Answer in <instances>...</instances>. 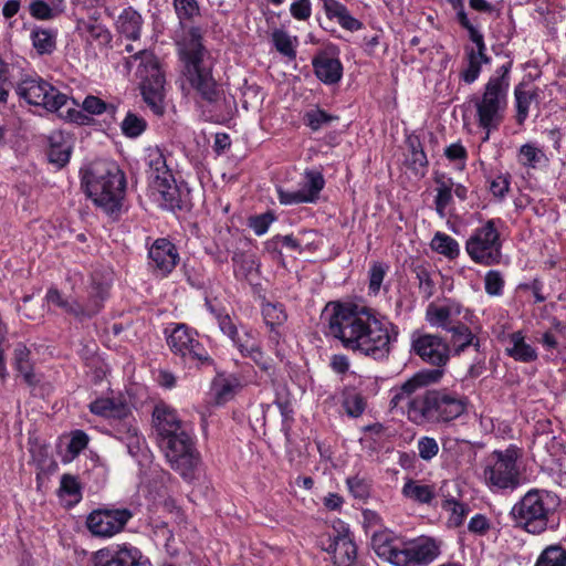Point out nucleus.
<instances>
[{
    "mask_svg": "<svg viewBox=\"0 0 566 566\" xmlns=\"http://www.w3.org/2000/svg\"><path fill=\"white\" fill-rule=\"evenodd\" d=\"M328 334L343 346L375 360L388 358L398 327L375 310L354 304H337L328 318Z\"/></svg>",
    "mask_w": 566,
    "mask_h": 566,
    "instance_id": "obj_1",
    "label": "nucleus"
},
{
    "mask_svg": "<svg viewBox=\"0 0 566 566\" xmlns=\"http://www.w3.org/2000/svg\"><path fill=\"white\" fill-rule=\"evenodd\" d=\"M153 416L158 444L171 469L186 479L192 476L199 462V454L187 424L179 419L175 409L164 403L155 407Z\"/></svg>",
    "mask_w": 566,
    "mask_h": 566,
    "instance_id": "obj_2",
    "label": "nucleus"
},
{
    "mask_svg": "<svg viewBox=\"0 0 566 566\" xmlns=\"http://www.w3.org/2000/svg\"><path fill=\"white\" fill-rule=\"evenodd\" d=\"M177 45L184 62L182 74L190 88L209 104L219 102L222 90L213 76V59L202 44L200 29L190 27L177 41Z\"/></svg>",
    "mask_w": 566,
    "mask_h": 566,
    "instance_id": "obj_3",
    "label": "nucleus"
},
{
    "mask_svg": "<svg viewBox=\"0 0 566 566\" xmlns=\"http://www.w3.org/2000/svg\"><path fill=\"white\" fill-rule=\"evenodd\" d=\"M82 186L95 206L107 214L118 212L124 199L126 180L113 161L96 160L82 170Z\"/></svg>",
    "mask_w": 566,
    "mask_h": 566,
    "instance_id": "obj_4",
    "label": "nucleus"
},
{
    "mask_svg": "<svg viewBox=\"0 0 566 566\" xmlns=\"http://www.w3.org/2000/svg\"><path fill=\"white\" fill-rule=\"evenodd\" d=\"M15 92L29 105L56 113L59 117L83 123L86 116L77 109V103L39 75H24L15 85Z\"/></svg>",
    "mask_w": 566,
    "mask_h": 566,
    "instance_id": "obj_5",
    "label": "nucleus"
},
{
    "mask_svg": "<svg viewBox=\"0 0 566 566\" xmlns=\"http://www.w3.org/2000/svg\"><path fill=\"white\" fill-rule=\"evenodd\" d=\"M512 65L513 62L507 61L496 69L484 85L482 95L474 98L478 124L486 130L483 142L489 140L491 130L497 129L504 119Z\"/></svg>",
    "mask_w": 566,
    "mask_h": 566,
    "instance_id": "obj_6",
    "label": "nucleus"
},
{
    "mask_svg": "<svg viewBox=\"0 0 566 566\" xmlns=\"http://www.w3.org/2000/svg\"><path fill=\"white\" fill-rule=\"evenodd\" d=\"M468 398L448 389H431L411 402L409 420L415 423H446L462 416Z\"/></svg>",
    "mask_w": 566,
    "mask_h": 566,
    "instance_id": "obj_7",
    "label": "nucleus"
},
{
    "mask_svg": "<svg viewBox=\"0 0 566 566\" xmlns=\"http://www.w3.org/2000/svg\"><path fill=\"white\" fill-rule=\"evenodd\" d=\"M558 505L559 499L556 494L532 489L513 505L510 516L515 527L538 535L547 530L549 518Z\"/></svg>",
    "mask_w": 566,
    "mask_h": 566,
    "instance_id": "obj_8",
    "label": "nucleus"
},
{
    "mask_svg": "<svg viewBox=\"0 0 566 566\" xmlns=\"http://www.w3.org/2000/svg\"><path fill=\"white\" fill-rule=\"evenodd\" d=\"M501 219H489L476 227L465 241V252L475 264L489 268L501 263L503 240Z\"/></svg>",
    "mask_w": 566,
    "mask_h": 566,
    "instance_id": "obj_9",
    "label": "nucleus"
},
{
    "mask_svg": "<svg viewBox=\"0 0 566 566\" xmlns=\"http://www.w3.org/2000/svg\"><path fill=\"white\" fill-rule=\"evenodd\" d=\"M145 164L150 189L160 207L170 210L179 207L180 192L163 150L157 146L147 148Z\"/></svg>",
    "mask_w": 566,
    "mask_h": 566,
    "instance_id": "obj_10",
    "label": "nucleus"
},
{
    "mask_svg": "<svg viewBox=\"0 0 566 566\" xmlns=\"http://www.w3.org/2000/svg\"><path fill=\"white\" fill-rule=\"evenodd\" d=\"M133 59L139 60L137 75L140 78L143 98L155 115L161 116L165 113V76L159 62L146 50H140Z\"/></svg>",
    "mask_w": 566,
    "mask_h": 566,
    "instance_id": "obj_11",
    "label": "nucleus"
},
{
    "mask_svg": "<svg viewBox=\"0 0 566 566\" xmlns=\"http://www.w3.org/2000/svg\"><path fill=\"white\" fill-rule=\"evenodd\" d=\"M518 448L510 446L504 451L495 450L485 460L483 478L493 490L516 489L520 484V471L516 461Z\"/></svg>",
    "mask_w": 566,
    "mask_h": 566,
    "instance_id": "obj_12",
    "label": "nucleus"
},
{
    "mask_svg": "<svg viewBox=\"0 0 566 566\" xmlns=\"http://www.w3.org/2000/svg\"><path fill=\"white\" fill-rule=\"evenodd\" d=\"M167 344L172 354L188 367L210 364L211 357L198 338V333L186 324H176L167 336Z\"/></svg>",
    "mask_w": 566,
    "mask_h": 566,
    "instance_id": "obj_13",
    "label": "nucleus"
},
{
    "mask_svg": "<svg viewBox=\"0 0 566 566\" xmlns=\"http://www.w3.org/2000/svg\"><path fill=\"white\" fill-rule=\"evenodd\" d=\"M411 350L424 363L432 367V370H441L444 375V367L450 360V344L436 334H413Z\"/></svg>",
    "mask_w": 566,
    "mask_h": 566,
    "instance_id": "obj_14",
    "label": "nucleus"
},
{
    "mask_svg": "<svg viewBox=\"0 0 566 566\" xmlns=\"http://www.w3.org/2000/svg\"><path fill=\"white\" fill-rule=\"evenodd\" d=\"M441 379V370H419L402 385L396 386L390 390V408L406 409L409 416L411 402L419 398V395H416V392L423 387L438 384Z\"/></svg>",
    "mask_w": 566,
    "mask_h": 566,
    "instance_id": "obj_15",
    "label": "nucleus"
},
{
    "mask_svg": "<svg viewBox=\"0 0 566 566\" xmlns=\"http://www.w3.org/2000/svg\"><path fill=\"white\" fill-rule=\"evenodd\" d=\"M133 516L128 509H98L90 513L86 526L94 536L109 538L123 532Z\"/></svg>",
    "mask_w": 566,
    "mask_h": 566,
    "instance_id": "obj_16",
    "label": "nucleus"
},
{
    "mask_svg": "<svg viewBox=\"0 0 566 566\" xmlns=\"http://www.w3.org/2000/svg\"><path fill=\"white\" fill-rule=\"evenodd\" d=\"M440 555V543L431 537H419L407 544H401L395 555L396 566H422L433 562Z\"/></svg>",
    "mask_w": 566,
    "mask_h": 566,
    "instance_id": "obj_17",
    "label": "nucleus"
},
{
    "mask_svg": "<svg viewBox=\"0 0 566 566\" xmlns=\"http://www.w3.org/2000/svg\"><path fill=\"white\" fill-rule=\"evenodd\" d=\"M314 73L317 78L327 85L338 83L343 77V64L339 60V49L335 44H327L319 50L312 60Z\"/></svg>",
    "mask_w": 566,
    "mask_h": 566,
    "instance_id": "obj_18",
    "label": "nucleus"
},
{
    "mask_svg": "<svg viewBox=\"0 0 566 566\" xmlns=\"http://www.w3.org/2000/svg\"><path fill=\"white\" fill-rule=\"evenodd\" d=\"M334 527L325 548L333 554L335 566H353L357 557V548L350 536L349 528L342 522Z\"/></svg>",
    "mask_w": 566,
    "mask_h": 566,
    "instance_id": "obj_19",
    "label": "nucleus"
},
{
    "mask_svg": "<svg viewBox=\"0 0 566 566\" xmlns=\"http://www.w3.org/2000/svg\"><path fill=\"white\" fill-rule=\"evenodd\" d=\"M150 268L161 276L170 274L179 262V253L168 239L159 238L148 250Z\"/></svg>",
    "mask_w": 566,
    "mask_h": 566,
    "instance_id": "obj_20",
    "label": "nucleus"
},
{
    "mask_svg": "<svg viewBox=\"0 0 566 566\" xmlns=\"http://www.w3.org/2000/svg\"><path fill=\"white\" fill-rule=\"evenodd\" d=\"M142 552L130 545H117L115 549H99L94 555V566H140Z\"/></svg>",
    "mask_w": 566,
    "mask_h": 566,
    "instance_id": "obj_21",
    "label": "nucleus"
},
{
    "mask_svg": "<svg viewBox=\"0 0 566 566\" xmlns=\"http://www.w3.org/2000/svg\"><path fill=\"white\" fill-rule=\"evenodd\" d=\"M461 312L462 305L459 302L446 298L440 302H431L427 306L426 319L431 326L449 331L457 325L455 322Z\"/></svg>",
    "mask_w": 566,
    "mask_h": 566,
    "instance_id": "obj_22",
    "label": "nucleus"
},
{
    "mask_svg": "<svg viewBox=\"0 0 566 566\" xmlns=\"http://www.w3.org/2000/svg\"><path fill=\"white\" fill-rule=\"evenodd\" d=\"M231 260L237 279L252 283L259 276L261 264L254 253L237 250Z\"/></svg>",
    "mask_w": 566,
    "mask_h": 566,
    "instance_id": "obj_23",
    "label": "nucleus"
},
{
    "mask_svg": "<svg viewBox=\"0 0 566 566\" xmlns=\"http://www.w3.org/2000/svg\"><path fill=\"white\" fill-rule=\"evenodd\" d=\"M49 153L48 157L51 164L57 168L64 167L71 157V137L61 130L52 132L49 136Z\"/></svg>",
    "mask_w": 566,
    "mask_h": 566,
    "instance_id": "obj_24",
    "label": "nucleus"
},
{
    "mask_svg": "<svg viewBox=\"0 0 566 566\" xmlns=\"http://www.w3.org/2000/svg\"><path fill=\"white\" fill-rule=\"evenodd\" d=\"M90 411L107 419H125L129 412L127 405L120 398L101 397L92 401Z\"/></svg>",
    "mask_w": 566,
    "mask_h": 566,
    "instance_id": "obj_25",
    "label": "nucleus"
},
{
    "mask_svg": "<svg viewBox=\"0 0 566 566\" xmlns=\"http://www.w3.org/2000/svg\"><path fill=\"white\" fill-rule=\"evenodd\" d=\"M326 17L332 20L336 19L339 25L350 32L358 31L363 28V23L354 18L348 9L337 0H321Z\"/></svg>",
    "mask_w": 566,
    "mask_h": 566,
    "instance_id": "obj_26",
    "label": "nucleus"
},
{
    "mask_svg": "<svg viewBox=\"0 0 566 566\" xmlns=\"http://www.w3.org/2000/svg\"><path fill=\"white\" fill-rule=\"evenodd\" d=\"M111 281L97 282L93 276L92 290L88 295L87 302L81 304L82 314H78V319L91 318L96 315L102 308L103 303L108 296Z\"/></svg>",
    "mask_w": 566,
    "mask_h": 566,
    "instance_id": "obj_27",
    "label": "nucleus"
},
{
    "mask_svg": "<svg viewBox=\"0 0 566 566\" xmlns=\"http://www.w3.org/2000/svg\"><path fill=\"white\" fill-rule=\"evenodd\" d=\"M505 352L514 360L521 363H532L537 359L536 349L525 342L522 332H515L509 336V345Z\"/></svg>",
    "mask_w": 566,
    "mask_h": 566,
    "instance_id": "obj_28",
    "label": "nucleus"
},
{
    "mask_svg": "<svg viewBox=\"0 0 566 566\" xmlns=\"http://www.w3.org/2000/svg\"><path fill=\"white\" fill-rule=\"evenodd\" d=\"M117 30L127 39L136 41L140 36L143 19L142 15L132 8L125 9L117 19Z\"/></svg>",
    "mask_w": 566,
    "mask_h": 566,
    "instance_id": "obj_29",
    "label": "nucleus"
},
{
    "mask_svg": "<svg viewBox=\"0 0 566 566\" xmlns=\"http://www.w3.org/2000/svg\"><path fill=\"white\" fill-rule=\"evenodd\" d=\"M433 179L437 185V195L434 198L436 211L443 218L447 207L452 202L454 182L452 178L444 174H436Z\"/></svg>",
    "mask_w": 566,
    "mask_h": 566,
    "instance_id": "obj_30",
    "label": "nucleus"
},
{
    "mask_svg": "<svg viewBox=\"0 0 566 566\" xmlns=\"http://www.w3.org/2000/svg\"><path fill=\"white\" fill-rule=\"evenodd\" d=\"M408 148L409 154L406 157V165L415 172L416 176L423 177L429 161L420 140L417 137H409Z\"/></svg>",
    "mask_w": 566,
    "mask_h": 566,
    "instance_id": "obj_31",
    "label": "nucleus"
},
{
    "mask_svg": "<svg viewBox=\"0 0 566 566\" xmlns=\"http://www.w3.org/2000/svg\"><path fill=\"white\" fill-rule=\"evenodd\" d=\"M30 349L24 344H17L13 350V366L29 386H35L38 379L30 364Z\"/></svg>",
    "mask_w": 566,
    "mask_h": 566,
    "instance_id": "obj_32",
    "label": "nucleus"
},
{
    "mask_svg": "<svg viewBox=\"0 0 566 566\" xmlns=\"http://www.w3.org/2000/svg\"><path fill=\"white\" fill-rule=\"evenodd\" d=\"M454 9H459L457 17L459 23L469 32L470 40L475 44L474 53L478 55H486V46L483 34L470 22L463 9L462 0H451Z\"/></svg>",
    "mask_w": 566,
    "mask_h": 566,
    "instance_id": "obj_33",
    "label": "nucleus"
},
{
    "mask_svg": "<svg viewBox=\"0 0 566 566\" xmlns=\"http://www.w3.org/2000/svg\"><path fill=\"white\" fill-rule=\"evenodd\" d=\"M448 332L451 333V344L455 354L464 352L469 346L479 350L480 340L465 324L459 323Z\"/></svg>",
    "mask_w": 566,
    "mask_h": 566,
    "instance_id": "obj_34",
    "label": "nucleus"
},
{
    "mask_svg": "<svg viewBox=\"0 0 566 566\" xmlns=\"http://www.w3.org/2000/svg\"><path fill=\"white\" fill-rule=\"evenodd\" d=\"M30 39L40 55L51 54L55 50L56 32L52 29L34 28L31 31Z\"/></svg>",
    "mask_w": 566,
    "mask_h": 566,
    "instance_id": "obj_35",
    "label": "nucleus"
},
{
    "mask_svg": "<svg viewBox=\"0 0 566 566\" xmlns=\"http://www.w3.org/2000/svg\"><path fill=\"white\" fill-rule=\"evenodd\" d=\"M241 382L235 377L219 378L214 380L213 395L216 403L223 405L230 401L241 390Z\"/></svg>",
    "mask_w": 566,
    "mask_h": 566,
    "instance_id": "obj_36",
    "label": "nucleus"
},
{
    "mask_svg": "<svg viewBox=\"0 0 566 566\" xmlns=\"http://www.w3.org/2000/svg\"><path fill=\"white\" fill-rule=\"evenodd\" d=\"M402 495L420 504H430L434 499V490L431 485L421 484L416 480H408L402 486Z\"/></svg>",
    "mask_w": 566,
    "mask_h": 566,
    "instance_id": "obj_37",
    "label": "nucleus"
},
{
    "mask_svg": "<svg viewBox=\"0 0 566 566\" xmlns=\"http://www.w3.org/2000/svg\"><path fill=\"white\" fill-rule=\"evenodd\" d=\"M64 8V0H51V2L33 0L29 7L31 15L39 20L53 19L61 14Z\"/></svg>",
    "mask_w": 566,
    "mask_h": 566,
    "instance_id": "obj_38",
    "label": "nucleus"
},
{
    "mask_svg": "<svg viewBox=\"0 0 566 566\" xmlns=\"http://www.w3.org/2000/svg\"><path fill=\"white\" fill-rule=\"evenodd\" d=\"M172 7L181 28H186L201 14L197 0H172Z\"/></svg>",
    "mask_w": 566,
    "mask_h": 566,
    "instance_id": "obj_39",
    "label": "nucleus"
},
{
    "mask_svg": "<svg viewBox=\"0 0 566 566\" xmlns=\"http://www.w3.org/2000/svg\"><path fill=\"white\" fill-rule=\"evenodd\" d=\"M117 433L119 434L118 438L126 444L130 455L137 457L142 452L145 440L138 434L136 427L124 422L118 427Z\"/></svg>",
    "mask_w": 566,
    "mask_h": 566,
    "instance_id": "obj_40",
    "label": "nucleus"
},
{
    "mask_svg": "<svg viewBox=\"0 0 566 566\" xmlns=\"http://www.w3.org/2000/svg\"><path fill=\"white\" fill-rule=\"evenodd\" d=\"M548 161L544 150L535 144L527 143L518 150V163L526 168H537Z\"/></svg>",
    "mask_w": 566,
    "mask_h": 566,
    "instance_id": "obj_41",
    "label": "nucleus"
},
{
    "mask_svg": "<svg viewBox=\"0 0 566 566\" xmlns=\"http://www.w3.org/2000/svg\"><path fill=\"white\" fill-rule=\"evenodd\" d=\"M371 545L376 554L395 565V555L399 553L400 546L396 544L388 534H374Z\"/></svg>",
    "mask_w": 566,
    "mask_h": 566,
    "instance_id": "obj_42",
    "label": "nucleus"
},
{
    "mask_svg": "<svg viewBox=\"0 0 566 566\" xmlns=\"http://www.w3.org/2000/svg\"><path fill=\"white\" fill-rule=\"evenodd\" d=\"M325 186V179L323 175L317 170H306L304 172L303 181L300 184V188L304 196L311 197L308 202H315L319 192L323 190Z\"/></svg>",
    "mask_w": 566,
    "mask_h": 566,
    "instance_id": "obj_43",
    "label": "nucleus"
},
{
    "mask_svg": "<svg viewBox=\"0 0 566 566\" xmlns=\"http://www.w3.org/2000/svg\"><path fill=\"white\" fill-rule=\"evenodd\" d=\"M515 106H516V122L523 125L528 117V111L536 94L525 90V85L520 83L514 88Z\"/></svg>",
    "mask_w": 566,
    "mask_h": 566,
    "instance_id": "obj_44",
    "label": "nucleus"
},
{
    "mask_svg": "<svg viewBox=\"0 0 566 566\" xmlns=\"http://www.w3.org/2000/svg\"><path fill=\"white\" fill-rule=\"evenodd\" d=\"M271 38L272 43L279 53L289 57L290 60H294L296 57V36H291L286 31L282 29H275L272 32Z\"/></svg>",
    "mask_w": 566,
    "mask_h": 566,
    "instance_id": "obj_45",
    "label": "nucleus"
},
{
    "mask_svg": "<svg viewBox=\"0 0 566 566\" xmlns=\"http://www.w3.org/2000/svg\"><path fill=\"white\" fill-rule=\"evenodd\" d=\"M431 248L439 254L449 259L460 255V245L455 239L443 232H437L431 241Z\"/></svg>",
    "mask_w": 566,
    "mask_h": 566,
    "instance_id": "obj_46",
    "label": "nucleus"
},
{
    "mask_svg": "<svg viewBox=\"0 0 566 566\" xmlns=\"http://www.w3.org/2000/svg\"><path fill=\"white\" fill-rule=\"evenodd\" d=\"M336 120H338V116L332 115L319 107L311 108L303 115L304 125L312 132H317Z\"/></svg>",
    "mask_w": 566,
    "mask_h": 566,
    "instance_id": "obj_47",
    "label": "nucleus"
},
{
    "mask_svg": "<svg viewBox=\"0 0 566 566\" xmlns=\"http://www.w3.org/2000/svg\"><path fill=\"white\" fill-rule=\"evenodd\" d=\"M534 566H566V548L558 544L547 546Z\"/></svg>",
    "mask_w": 566,
    "mask_h": 566,
    "instance_id": "obj_48",
    "label": "nucleus"
},
{
    "mask_svg": "<svg viewBox=\"0 0 566 566\" xmlns=\"http://www.w3.org/2000/svg\"><path fill=\"white\" fill-rule=\"evenodd\" d=\"M467 61L468 64L461 73L462 80L471 84L480 75L482 63H488L489 57L486 55H478L474 53V48L467 49Z\"/></svg>",
    "mask_w": 566,
    "mask_h": 566,
    "instance_id": "obj_49",
    "label": "nucleus"
},
{
    "mask_svg": "<svg viewBox=\"0 0 566 566\" xmlns=\"http://www.w3.org/2000/svg\"><path fill=\"white\" fill-rule=\"evenodd\" d=\"M45 298L48 303L53 304L60 308H62L65 313L75 316L78 318V314H82L81 304L76 301L70 302L63 297L62 293L55 289L51 287L48 290Z\"/></svg>",
    "mask_w": 566,
    "mask_h": 566,
    "instance_id": "obj_50",
    "label": "nucleus"
},
{
    "mask_svg": "<svg viewBox=\"0 0 566 566\" xmlns=\"http://www.w3.org/2000/svg\"><path fill=\"white\" fill-rule=\"evenodd\" d=\"M123 134L129 138L140 136L147 128V122L144 117L128 112L120 124Z\"/></svg>",
    "mask_w": 566,
    "mask_h": 566,
    "instance_id": "obj_51",
    "label": "nucleus"
},
{
    "mask_svg": "<svg viewBox=\"0 0 566 566\" xmlns=\"http://www.w3.org/2000/svg\"><path fill=\"white\" fill-rule=\"evenodd\" d=\"M343 408L349 417L357 418L363 415L366 408L364 397L355 390L344 391Z\"/></svg>",
    "mask_w": 566,
    "mask_h": 566,
    "instance_id": "obj_52",
    "label": "nucleus"
},
{
    "mask_svg": "<svg viewBox=\"0 0 566 566\" xmlns=\"http://www.w3.org/2000/svg\"><path fill=\"white\" fill-rule=\"evenodd\" d=\"M505 279L501 271L489 270L484 275V290L489 296L500 297L504 294Z\"/></svg>",
    "mask_w": 566,
    "mask_h": 566,
    "instance_id": "obj_53",
    "label": "nucleus"
},
{
    "mask_svg": "<svg viewBox=\"0 0 566 566\" xmlns=\"http://www.w3.org/2000/svg\"><path fill=\"white\" fill-rule=\"evenodd\" d=\"M262 315L268 326L282 325L286 321V313L282 304L266 303L262 307Z\"/></svg>",
    "mask_w": 566,
    "mask_h": 566,
    "instance_id": "obj_54",
    "label": "nucleus"
},
{
    "mask_svg": "<svg viewBox=\"0 0 566 566\" xmlns=\"http://www.w3.org/2000/svg\"><path fill=\"white\" fill-rule=\"evenodd\" d=\"M232 342L240 353L245 356L250 350L260 344L259 333L253 328L244 329L241 334L238 332Z\"/></svg>",
    "mask_w": 566,
    "mask_h": 566,
    "instance_id": "obj_55",
    "label": "nucleus"
},
{
    "mask_svg": "<svg viewBox=\"0 0 566 566\" xmlns=\"http://www.w3.org/2000/svg\"><path fill=\"white\" fill-rule=\"evenodd\" d=\"M60 495L71 497L72 502L74 503L81 501V484L76 476L72 474H63L61 476Z\"/></svg>",
    "mask_w": 566,
    "mask_h": 566,
    "instance_id": "obj_56",
    "label": "nucleus"
},
{
    "mask_svg": "<svg viewBox=\"0 0 566 566\" xmlns=\"http://www.w3.org/2000/svg\"><path fill=\"white\" fill-rule=\"evenodd\" d=\"M388 271V265L381 262H374L369 269V292L374 295L378 294L380 286Z\"/></svg>",
    "mask_w": 566,
    "mask_h": 566,
    "instance_id": "obj_57",
    "label": "nucleus"
},
{
    "mask_svg": "<svg viewBox=\"0 0 566 566\" xmlns=\"http://www.w3.org/2000/svg\"><path fill=\"white\" fill-rule=\"evenodd\" d=\"M346 483L354 497L365 500L369 496L370 483L367 479L355 475L347 478Z\"/></svg>",
    "mask_w": 566,
    "mask_h": 566,
    "instance_id": "obj_58",
    "label": "nucleus"
},
{
    "mask_svg": "<svg viewBox=\"0 0 566 566\" xmlns=\"http://www.w3.org/2000/svg\"><path fill=\"white\" fill-rule=\"evenodd\" d=\"M419 457L424 461L432 460L439 452V444L434 438L421 437L417 443Z\"/></svg>",
    "mask_w": 566,
    "mask_h": 566,
    "instance_id": "obj_59",
    "label": "nucleus"
},
{
    "mask_svg": "<svg viewBox=\"0 0 566 566\" xmlns=\"http://www.w3.org/2000/svg\"><path fill=\"white\" fill-rule=\"evenodd\" d=\"M84 31L87 36L92 40H97L99 43L106 44L111 41L112 35L106 27L103 24L94 22L84 23Z\"/></svg>",
    "mask_w": 566,
    "mask_h": 566,
    "instance_id": "obj_60",
    "label": "nucleus"
},
{
    "mask_svg": "<svg viewBox=\"0 0 566 566\" xmlns=\"http://www.w3.org/2000/svg\"><path fill=\"white\" fill-rule=\"evenodd\" d=\"M417 279L419 281V290L424 298H430L434 293V282L430 273L422 266L415 269Z\"/></svg>",
    "mask_w": 566,
    "mask_h": 566,
    "instance_id": "obj_61",
    "label": "nucleus"
},
{
    "mask_svg": "<svg viewBox=\"0 0 566 566\" xmlns=\"http://www.w3.org/2000/svg\"><path fill=\"white\" fill-rule=\"evenodd\" d=\"M275 220L271 212L253 216L249 218V227L254 231L256 235L264 234L271 223Z\"/></svg>",
    "mask_w": 566,
    "mask_h": 566,
    "instance_id": "obj_62",
    "label": "nucleus"
},
{
    "mask_svg": "<svg viewBox=\"0 0 566 566\" xmlns=\"http://www.w3.org/2000/svg\"><path fill=\"white\" fill-rule=\"evenodd\" d=\"M290 13L295 20H308L312 15L311 0H294L290 6Z\"/></svg>",
    "mask_w": 566,
    "mask_h": 566,
    "instance_id": "obj_63",
    "label": "nucleus"
},
{
    "mask_svg": "<svg viewBox=\"0 0 566 566\" xmlns=\"http://www.w3.org/2000/svg\"><path fill=\"white\" fill-rule=\"evenodd\" d=\"M279 200L282 205H298L308 202L311 197L304 196L301 189L296 190H284L280 188L277 190Z\"/></svg>",
    "mask_w": 566,
    "mask_h": 566,
    "instance_id": "obj_64",
    "label": "nucleus"
}]
</instances>
